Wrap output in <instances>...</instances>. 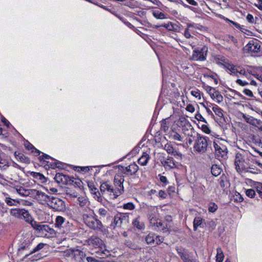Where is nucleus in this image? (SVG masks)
Instances as JSON below:
<instances>
[{
	"mask_svg": "<svg viewBox=\"0 0 262 262\" xmlns=\"http://www.w3.org/2000/svg\"><path fill=\"white\" fill-rule=\"evenodd\" d=\"M83 220L90 228L97 231H102L104 228L102 222L97 218L93 210L90 209L88 213L83 214Z\"/></svg>",
	"mask_w": 262,
	"mask_h": 262,
	"instance_id": "1",
	"label": "nucleus"
},
{
	"mask_svg": "<svg viewBox=\"0 0 262 262\" xmlns=\"http://www.w3.org/2000/svg\"><path fill=\"white\" fill-rule=\"evenodd\" d=\"M31 226L37 231L40 236L49 238L54 237L56 235V232L49 225L39 224L34 221L31 223Z\"/></svg>",
	"mask_w": 262,
	"mask_h": 262,
	"instance_id": "2",
	"label": "nucleus"
},
{
	"mask_svg": "<svg viewBox=\"0 0 262 262\" xmlns=\"http://www.w3.org/2000/svg\"><path fill=\"white\" fill-rule=\"evenodd\" d=\"M252 159V156L251 155H247L244 151L243 153H236L234 160V165L237 172L244 171L246 168L249 161Z\"/></svg>",
	"mask_w": 262,
	"mask_h": 262,
	"instance_id": "3",
	"label": "nucleus"
},
{
	"mask_svg": "<svg viewBox=\"0 0 262 262\" xmlns=\"http://www.w3.org/2000/svg\"><path fill=\"white\" fill-rule=\"evenodd\" d=\"M9 213L13 217L18 220H23L31 225V223L34 221L29 211L25 208H11L9 210Z\"/></svg>",
	"mask_w": 262,
	"mask_h": 262,
	"instance_id": "4",
	"label": "nucleus"
},
{
	"mask_svg": "<svg viewBox=\"0 0 262 262\" xmlns=\"http://www.w3.org/2000/svg\"><path fill=\"white\" fill-rule=\"evenodd\" d=\"M208 141L209 138L208 137L197 134L196 138L193 145L194 151L200 154L205 153L208 149Z\"/></svg>",
	"mask_w": 262,
	"mask_h": 262,
	"instance_id": "5",
	"label": "nucleus"
},
{
	"mask_svg": "<svg viewBox=\"0 0 262 262\" xmlns=\"http://www.w3.org/2000/svg\"><path fill=\"white\" fill-rule=\"evenodd\" d=\"M129 180L130 178H126L124 173L120 172L119 170L115 174L113 181L114 186L120 195L124 191L123 183L125 182L129 184Z\"/></svg>",
	"mask_w": 262,
	"mask_h": 262,
	"instance_id": "6",
	"label": "nucleus"
},
{
	"mask_svg": "<svg viewBox=\"0 0 262 262\" xmlns=\"http://www.w3.org/2000/svg\"><path fill=\"white\" fill-rule=\"evenodd\" d=\"M54 179L58 183H62L67 185H74L78 187H80L81 183V181L79 179H76L74 177L60 173H57Z\"/></svg>",
	"mask_w": 262,
	"mask_h": 262,
	"instance_id": "7",
	"label": "nucleus"
},
{
	"mask_svg": "<svg viewBox=\"0 0 262 262\" xmlns=\"http://www.w3.org/2000/svg\"><path fill=\"white\" fill-rule=\"evenodd\" d=\"M129 223V214L128 213H118L115 215L114 221L111 224L113 229L116 227H122Z\"/></svg>",
	"mask_w": 262,
	"mask_h": 262,
	"instance_id": "8",
	"label": "nucleus"
},
{
	"mask_svg": "<svg viewBox=\"0 0 262 262\" xmlns=\"http://www.w3.org/2000/svg\"><path fill=\"white\" fill-rule=\"evenodd\" d=\"M100 189L102 193H107L112 199H116L120 196L114 186H113L109 181H105L102 183L100 187Z\"/></svg>",
	"mask_w": 262,
	"mask_h": 262,
	"instance_id": "9",
	"label": "nucleus"
},
{
	"mask_svg": "<svg viewBox=\"0 0 262 262\" xmlns=\"http://www.w3.org/2000/svg\"><path fill=\"white\" fill-rule=\"evenodd\" d=\"M55 211L63 212L66 210L65 202L60 198L53 196L48 206Z\"/></svg>",
	"mask_w": 262,
	"mask_h": 262,
	"instance_id": "10",
	"label": "nucleus"
},
{
	"mask_svg": "<svg viewBox=\"0 0 262 262\" xmlns=\"http://www.w3.org/2000/svg\"><path fill=\"white\" fill-rule=\"evenodd\" d=\"M208 51V48L204 46L195 49L192 53L191 59L194 61H204Z\"/></svg>",
	"mask_w": 262,
	"mask_h": 262,
	"instance_id": "11",
	"label": "nucleus"
},
{
	"mask_svg": "<svg viewBox=\"0 0 262 262\" xmlns=\"http://www.w3.org/2000/svg\"><path fill=\"white\" fill-rule=\"evenodd\" d=\"M33 197H34L39 204L48 206L53 195H48L45 192L35 189Z\"/></svg>",
	"mask_w": 262,
	"mask_h": 262,
	"instance_id": "12",
	"label": "nucleus"
},
{
	"mask_svg": "<svg viewBox=\"0 0 262 262\" xmlns=\"http://www.w3.org/2000/svg\"><path fill=\"white\" fill-rule=\"evenodd\" d=\"M121 167L122 169H119V171L124 173L126 178H129V176L135 174L139 170V166L135 163H131L126 167L121 166Z\"/></svg>",
	"mask_w": 262,
	"mask_h": 262,
	"instance_id": "13",
	"label": "nucleus"
},
{
	"mask_svg": "<svg viewBox=\"0 0 262 262\" xmlns=\"http://www.w3.org/2000/svg\"><path fill=\"white\" fill-rule=\"evenodd\" d=\"M147 217L150 225L157 224L158 209L155 206H148L147 207Z\"/></svg>",
	"mask_w": 262,
	"mask_h": 262,
	"instance_id": "14",
	"label": "nucleus"
},
{
	"mask_svg": "<svg viewBox=\"0 0 262 262\" xmlns=\"http://www.w3.org/2000/svg\"><path fill=\"white\" fill-rule=\"evenodd\" d=\"M213 147L215 149V155L218 158H223L227 154L226 147L220 143L213 142Z\"/></svg>",
	"mask_w": 262,
	"mask_h": 262,
	"instance_id": "15",
	"label": "nucleus"
},
{
	"mask_svg": "<svg viewBox=\"0 0 262 262\" xmlns=\"http://www.w3.org/2000/svg\"><path fill=\"white\" fill-rule=\"evenodd\" d=\"M244 50L249 53H257L260 51V45L256 40H251L244 47Z\"/></svg>",
	"mask_w": 262,
	"mask_h": 262,
	"instance_id": "16",
	"label": "nucleus"
},
{
	"mask_svg": "<svg viewBox=\"0 0 262 262\" xmlns=\"http://www.w3.org/2000/svg\"><path fill=\"white\" fill-rule=\"evenodd\" d=\"M17 192L21 196H31L33 197L34 192L35 189H26L21 186H17L16 187Z\"/></svg>",
	"mask_w": 262,
	"mask_h": 262,
	"instance_id": "17",
	"label": "nucleus"
},
{
	"mask_svg": "<svg viewBox=\"0 0 262 262\" xmlns=\"http://www.w3.org/2000/svg\"><path fill=\"white\" fill-rule=\"evenodd\" d=\"M89 187L95 200L99 202H102L103 199L98 189L93 184H89Z\"/></svg>",
	"mask_w": 262,
	"mask_h": 262,
	"instance_id": "18",
	"label": "nucleus"
},
{
	"mask_svg": "<svg viewBox=\"0 0 262 262\" xmlns=\"http://www.w3.org/2000/svg\"><path fill=\"white\" fill-rule=\"evenodd\" d=\"M176 250L184 262H193L192 260L190 258L188 253L184 249L177 247Z\"/></svg>",
	"mask_w": 262,
	"mask_h": 262,
	"instance_id": "19",
	"label": "nucleus"
},
{
	"mask_svg": "<svg viewBox=\"0 0 262 262\" xmlns=\"http://www.w3.org/2000/svg\"><path fill=\"white\" fill-rule=\"evenodd\" d=\"M162 163L164 168L167 170H170L176 167V165L173 158L168 157Z\"/></svg>",
	"mask_w": 262,
	"mask_h": 262,
	"instance_id": "20",
	"label": "nucleus"
},
{
	"mask_svg": "<svg viewBox=\"0 0 262 262\" xmlns=\"http://www.w3.org/2000/svg\"><path fill=\"white\" fill-rule=\"evenodd\" d=\"M244 171L250 172L253 174L260 173V170L258 169L256 165L254 162L249 161L248 165L246 166V168L244 169Z\"/></svg>",
	"mask_w": 262,
	"mask_h": 262,
	"instance_id": "21",
	"label": "nucleus"
},
{
	"mask_svg": "<svg viewBox=\"0 0 262 262\" xmlns=\"http://www.w3.org/2000/svg\"><path fill=\"white\" fill-rule=\"evenodd\" d=\"M69 223V222L64 217L61 216H57L55 219V227L61 229Z\"/></svg>",
	"mask_w": 262,
	"mask_h": 262,
	"instance_id": "22",
	"label": "nucleus"
},
{
	"mask_svg": "<svg viewBox=\"0 0 262 262\" xmlns=\"http://www.w3.org/2000/svg\"><path fill=\"white\" fill-rule=\"evenodd\" d=\"M149 159V155L146 152H143L141 157L138 159V163L142 166H145L147 165Z\"/></svg>",
	"mask_w": 262,
	"mask_h": 262,
	"instance_id": "23",
	"label": "nucleus"
},
{
	"mask_svg": "<svg viewBox=\"0 0 262 262\" xmlns=\"http://www.w3.org/2000/svg\"><path fill=\"white\" fill-rule=\"evenodd\" d=\"M211 98L217 103H220L223 101V97L217 91H214L212 94H211Z\"/></svg>",
	"mask_w": 262,
	"mask_h": 262,
	"instance_id": "24",
	"label": "nucleus"
},
{
	"mask_svg": "<svg viewBox=\"0 0 262 262\" xmlns=\"http://www.w3.org/2000/svg\"><path fill=\"white\" fill-rule=\"evenodd\" d=\"M133 225L134 226V227H136L137 229L139 230L144 229L145 228L144 223L140 221L139 216H138L137 218L133 220Z\"/></svg>",
	"mask_w": 262,
	"mask_h": 262,
	"instance_id": "25",
	"label": "nucleus"
},
{
	"mask_svg": "<svg viewBox=\"0 0 262 262\" xmlns=\"http://www.w3.org/2000/svg\"><path fill=\"white\" fill-rule=\"evenodd\" d=\"M78 204L82 208H84L88 206L89 204V202L87 198L84 196H79L77 199Z\"/></svg>",
	"mask_w": 262,
	"mask_h": 262,
	"instance_id": "26",
	"label": "nucleus"
},
{
	"mask_svg": "<svg viewBox=\"0 0 262 262\" xmlns=\"http://www.w3.org/2000/svg\"><path fill=\"white\" fill-rule=\"evenodd\" d=\"M15 156L16 157V159L19 161L20 162L25 163H30V160L29 159L26 157L24 154L21 153H18V154H16V152H15Z\"/></svg>",
	"mask_w": 262,
	"mask_h": 262,
	"instance_id": "27",
	"label": "nucleus"
},
{
	"mask_svg": "<svg viewBox=\"0 0 262 262\" xmlns=\"http://www.w3.org/2000/svg\"><path fill=\"white\" fill-rule=\"evenodd\" d=\"M152 15L158 19H164L167 18L166 15L159 10H153L152 12Z\"/></svg>",
	"mask_w": 262,
	"mask_h": 262,
	"instance_id": "28",
	"label": "nucleus"
},
{
	"mask_svg": "<svg viewBox=\"0 0 262 262\" xmlns=\"http://www.w3.org/2000/svg\"><path fill=\"white\" fill-rule=\"evenodd\" d=\"M47 163H49V165H50L52 168H62V164L61 162L54 159L53 162L47 161Z\"/></svg>",
	"mask_w": 262,
	"mask_h": 262,
	"instance_id": "29",
	"label": "nucleus"
},
{
	"mask_svg": "<svg viewBox=\"0 0 262 262\" xmlns=\"http://www.w3.org/2000/svg\"><path fill=\"white\" fill-rule=\"evenodd\" d=\"M217 254L216 255V262H223L224 255L222 249L220 247H219L216 249Z\"/></svg>",
	"mask_w": 262,
	"mask_h": 262,
	"instance_id": "30",
	"label": "nucleus"
},
{
	"mask_svg": "<svg viewBox=\"0 0 262 262\" xmlns=\"http://www.w3.org/2000/svg\"><path fill=\"white\" fill-rule=\"evenodd\" d=\"M211 171L214 176L217 177L221 174L222 169L217 165H213L212 166Z\"/></svg>",
	"mask_w": 262,
	"mask_h": 262,
	"instance_id": "31",
	"label": "nucleus"
},
{
	"mask_svg": "<svg viewBox=\"0 0 262 262\" xmlns=\"http://www.w3.org/2000/svg\"><path fill=\"white\" fill-rule=\"evenodd\" d=\"M170 138L172 140L182 142L183 138L178 133L172 131L170 134Z\"/></svg>",
	"mask_w": 262,
	"mask_h": 262,
	"instance_id": "32",
	"label": "nucleus"
},
{
	"mask_svg": "<svg viewBox=\"0 0 262 262\" xmlns=\"http://www.w3.org/2000/svg\"><path fill=\"white\" fill-rule=\"evenodd\" d=\"M155 238V234L154 233H149L145 237V241L147 244H154V239Z\"/></svg>",
	"mask_w": 262,
	"mask_h": 262,
	"instance_id": "33",
	"label": "nucleus"
},
{
	"mask_svg": "<svg viewBox=\"0 0 262 262\" xmlns=\"http://www.w3.org/2000/svg\"><path fill=\"white\" fill-rule=\"evenodd\" d=\"M212 110L214 112V113L216 115H217V116H219V117H221V118L223 117V116H224V114L223 113V111L221 108L219 107L216 105H214V106H213L212 107Z\"/></svg>",
	"mask_w": 262,
	"mask_h": 262,
	"instance_id": "34",
	"label": "nucleus"
},
{
	"mask_svg": "<svg viewBox=\"0 0 262 262\" xmlns=\"http://www.w3.org/2000/svg\"><path fill=\"white\" fill-rule=\"evenodd\" d=\"M45 246V244L43 243H39L37 245V246H36L32 250L30 251V252L29 254H27L25 255V257H28L30 255L35 253L36 252L40 250V249H42Z\"/></svg>",
	"mask_w": 262,
	"mask_h": 262,
	"instance_id": "35",
	"label": "nucleus"
},
{
	"mask_svg": "<svg viewBox=\"0 0 262 262\" xmlns=\"http://www.w3.org/2000/svg\"><path fill=\"white\" fill-rule=\"evenodd\" d=\"M202 223V219L200 217H196L193 221L194 230H196L198 227L201 226Z\"/></svg>",
	"mask_w": 262,
	"mask_h": 262,
	"instance_id": "36",
	"label": "nucleus"
},
{
	"mask_svg": "<svg viewBox=\"0 0 262 262\" xmlns=\"http://www.w3.org/2000/svg\"><path fill=\"white\" fill-rule=\"evenodd\" d=\"M25 146L27 149L28 150H31L32 152H37L38 155L40 154V151L37 149L35 147H34L29 142H27L25 143Z\"/></svg>",
	"mask_w": 262,
	"mask_h": 262,
	"instance_id": "37",
	"label": "nucleus"
},
{
	"mask_svg": "<svg viewBox=\"0 0 262 262\" xmlns=\"http://www.w3.org/2000/svg\"><path fill=\"white\" fill-rule=\"evenodd\" d=\"M156 221H157V224L150 225L155 228H157L159 230H164L165 228V226H164V223L161 220L158 219Z\"/></svg>",
	"mask_w": 262,
	"mask_h": 262,
	"instance_id": "38",
	"label": "nucleus"
},
{
	"mask_svg": "<svg viewBox=\"0 0 262 262\" xmlns=\"http://www.w3.org/2000/svg\"><path fill=\"white\" fill-rule=\"evenodd\" d=\"M243 118L248 123L253 124L254 123L255 119L253 117L247 115L246 114H243Z\"/></svg>",
	"mask_w": 262,
	"mask_h": 262,
	"instance_id": "39",
	"label": "nucleus"
},
{
	"mask_svg": "<svg viewBox=\"0 0 262 262\" xmlns=\"http://www.w3.org/2000/svg\"><path fill=\"white\" fill-rule=\"evenodd\" d=\"M98 213L101 216L100 217V219H101V217H105L108 215V210L104 208H99L98 210Z\"/></svg>",
	"mask_w": 262,
	"mask_h": 262,
	"instance_id": "40",
	"label": "nucleus"
},
{
	"mask_svg": "<svg viewBox=\"0 0 262 262\" xmlns=\"http://www.w3.org/2000/svg\"><path fill=\"white\" fill-rule=\"evenodd\" d=\"M122 208L124 209L133 210L135 209V206L133 203L129 202L127 203H124L122 206Z\"/></svg>",
	"mask_w": 262,
	"mask_h": 262,
	"instance_id": "41",
	"label": "nucleus"
},
{
	"mask_svg": "<svg viewBox=\"0 0 262 262\" xmlns=\"http://www.w3.org/2000/svg\"><path fill=\"white\" fill-rule=\"evenodd\" d=\"M217 208V205L213 202H210L208 205V211L210 212H215Z\"/></svg>",
	"mask_w": 262,
	"mask_h": 262,
	"instance_id": "42",
	"label": "nucleus"
},
{
	"mask_svg": "<svg viewBox=\"0 0 262 262\" xmlns=\"http://www.w3.org/2000/svg\"><path fill=\"white\" fill-rule=\"evenodd\" d=\"M5 202L8 206H14L15 204L14 203L18 202L16 200L12 199L9 197H6L5 200Z\"/></svg>",
	"mask_w": 262,
	"mask_h": 262,
	"instance_id": "43",
	"label": "nucleus"
},
{
	"mask_svg": "<svg viewBox=\"0 0 262 262\" xmlns=\"http://www.w3.org/2000/svg\"><path fill=\"white\" fill-rule=\"evenodd\" d=\"M125 245L128 248L134 250H136L138 248L137 246L130 241L126 240L125 242Z\"/></svg>",
	"mask_w": 262,
	"mask_h": 262,
	"instance_id": "44",
	"label": "nucleus"
},
{
	"mask_svg": "<svg viewBox=\"0 0 262 262\" xmlns=\"http://www.w3.org/2000/svg\"><path fill=\"white\" fill-rule=\"evenodd\" d=\"M164 149L169 154H172L173 152L174 148L173 146L169 143H167L164 146Z\"/></svg>",
	"mask_w": 262,
	"mask_h": 262,
	"instance_id": "45",
	"label": "nucleus"
},
{
	"mask_svg": "<svg viewBox=\"0 0 262 262\" xmlns=\"http://www.w3.org/2000/svg\"><path fill=\"white\" fill-rule=\"evenodd\" d=\"M8 166V162L7 160L0 157V168H5Z\"/></svg>",
	"mask_w": 262,
	"mask_h": 262,
	"instance_id": "46",
	"label": "nucleus"
},
{
	"mask_svg": "<svg viewBox=\"0 0 262 262\" xmlns=\"http://www.w3.org/2000/svg\"><path fill=\"white\" fill-rule=\"evenodd\" d=\"M234 199L235 202H242L243 201L244 199L242 195L237 192H235V194L234 195Z\"/></svg>",
	"mask_w": 262,
	"mask_h": 262,
	"instance_id": "47",
	"label": "nucleus"
},
{
	"mask_svg": "<svg viewBox=\"0 0 262 262\" xmlns=\"http://www.w3.org/2000/svg\"><path fill=\"white\" fill-rule=\"evenodd\" d=\"M164 241V237L162 236L156 235L155 234V238L154 239V244L159 245L163 243Z\"/></svg>",
	"mask_w": 262,
	"mask_h": 262,
	"instance_id": "48",
	"label": "nucleus"
},
{
	"mask_svg": "<svg viewBox=\"0 0 262 262\" xmlns=\"http://www.w3.org/2000/svg\"><path fill=\"white\" fill-rule=\"evenodd\" d=\"M255 188L257 192L258 193L259 196L262 199V183H258L256 184Z\"/></svg>",
	"mask_w": 262,
	"mask_h": 262,
	"instance_id": "49",
	"label": "nucleus"
},
{
	"mask_svg": "<svg viewBox=\"0 0 262 262\" xmlns=\"http://www.w3.org/2000/svg\"><path fill=\"white\" fill-rule=\"evenodd\" d=\"M246 194L249 198H252L255 195V191L253 189H247L245 191Z\"/></svg>",
	"mask_w": 262,
	"mask_h": 262,
	"instance_id": "50",
	"label": "nucleus"
},
{
	"mask_svg": "<svg viewBox=\"0 0 262 262\" xmlns=\"http://www.w3.org/2000/svg\"><path fill=\"white\" fill-rule=\"evenodd\" d=\"M161 129L164 132H166L168 130L169 126L167 123V122L165 120H163L161 122Z\"/></svg>",
	"mask_w": 262,
	"mask_h": 262,
	"instance_id": "51",
	"label": "nucleus"
},
{
	"mask_svg": "<svg viewBox=\"0 0 262 262\" xmlns=\"http://www.w3.org/2000/svg\"><path fill=\"white\" fill-rule=\"evenodd\" d=\"M238 74L239 75V77L241 76H243V77H245L248 78H249V77L250 76V73L247 72H246L244 69L241 70L239 71V73H238Z\"/></svg>",
	"mask_w": 262,
	"mask_h": 262,
	"instance_id": "52",
	"label": "nucleus"
},
{
	"mask_svg": "<svg viewBox=\"0 0 262 262\" xmlns=\"http://www.w3.org/2000/svg\"><path fill=\"white\" fill-rule=\"evenodd\" d=\"M191 94L199 99H201V98L200 92L198 90L191 91Z\"/></svg>",
	"mask_w": 262,
	"mask_h": 262,
	"instance_id": "53",
	"label": "nucleus"
},
{
	"mask_svg": "<svg viewBox=\"0 0 262 262\" xmlns=\"http://www.w3.org/2000/svg\"><path fill=\"white\" fill-rule=\"evenodd\" d=\"M33 176L34 178L41 181H43L45 179L44 176L38 172H34Z\"/></svg>",
	"mask_w": 262,
	"mask_h": 262,
	"instance_id": "54",
	"label": "nucleus"
},
{
	"mask_svg": "<svg viewBox=\"0 0 262 262\" xmlns=\"http://www.w3.org/2000/svg\"><path fill=\"white\" fill-rule=\"evenodd\" d=\"M30 249V244L27 243L25 245H22L18 249V251L20 253L24 250H29Z\"/></svg>",
	"mask_w": 262,
	"mask_h": 262,
	"instance_id": "55",
	"label": "nucleus"
},
{
	"mask_svg": "<svg viewBox=\"0 0 262 262\" xmlns=\"http://www.w3.org/2000/svg\"><path fill=\"white\" fill-rule=\"evenodd\" d=\"M251 162H254V163H255V164L256 165L257 167H258V169H259V170H260V173L262 172V163L256 161L253 158L252 159H251Z\"/></svg>",
	"mask_w": 262,
	"mask_h": 262,
	"instance_id": "56",
	"label": "nucleus"
},
{
	"mask_svg": "<svg viewBox=\"0 0 262 262\" xmlns=\"http://www.w3.org/2000/svg\"><path fill=\"white\" fill-rule=\"evenodd\" d=\"M195 118L198 121L206 122L205 119L200 113H197L195 115Z\"/></svg>",
	"mask_w": 262,
	"mask_h": 262,
	"instance_id": "57",
	"label": "nucleus"
},
{
	"mask_svg": "<svg viewBox=\"0 0 262 262\" xmlns=\"http://www.w3.org/2000/svg\"><path fill=\"white\" fill-rule=\"evenodd\" d=\"M236 82L241 86H245L248 85L249 83L248 82L241 79H237Z\"/></svg>",
	"mask_w": 262,
	"mask_h": 262,
	"instance_id": "58",
	"label": "nucleus"
},
{
	"mask_svg": "<svg viewBox=\"0 0 262 262\" xmlns=\"http://www.w3.org/2000/svg\"><path fill=\"white\" fill-rule=\"evenodd\" d=\"M247 20L250 23H254L255 21L253 16L251 14H248L246 17Z\"/></svg>",
	"mask_w": 262,
	"mask_h": 262,
	"instance_id": "59",
	"label": "nucleus"
},
{
	"mask_svg": "<svg viewBox=\"0 0 262 262\" xmlns=\"http://www.w3.org/2000/svg\"><path fill=\"white\" fill-rule=\"evenodd\" d=\"M164 27L169 31H172L174 29V26L171 23H168L165 24Z\"/></svg>",
	"mask_w": 262,
	"mask_h": 262,
	"instance_id": "60",
	"label": "nucleus"
},
{
	"mask_svg": "<svg viewBox=\"0 0 262 262\" xmlns=\"http://www.w3.org/2000/svg\"><path fill=\"white\" fill-rule=\"evenodd\" d=\"M159 177L160 178V181L162 183H164L165 185L168 183L167 179L166 177L162 176L161 174H159Z\"/></svg>",
	"mask_w": 262,
	"mask_h": 262,
	"instance_id": "61",
	"label": "nucleus"
},
{
	"mask_svg": "<svg viewBox=\"0 0 262 262\" xmlns=\"http://www.w3.org/2000/svg\"><path fill=\"white\" fill-rule=\"evenodd\" d=\"M40 158L41 160H44V159H46V160L50 159L52 161L51 162H53L54 159L51 158L50 156H49L47 154H43V155H42L41 157H40Z\"/></svg>",
	"mask_w": 262,
	"mask_h": 262,
	"instance_id": "62",
	"label": "nucleus"
},
{
	"mask_svg": "<svg viewBox=\"0 0 262 262\" xmlns=\"http://www.w3.org/2000/svg\"><path fill=\"white\" fill-rule=\"evenodd\" d=\"M158 195L160 198L162 199H165L167 196V193L165 191L160 190L159 191Z\"/></svg>",
	"mask_w": 262,
	"mask_h": 262,
	"instance_id": "63",
	"label": "nucleus"
},
{
	"mask_svg": "<svg viewBox=\"0 0 262 262\" xmlns=\"http://www.w3.org/2000/svg\"><path fill=\"white\" fill-rule=\"evenodd\" d=\"M257 3L255 4L254 6L258 9L262 11V0H257Z\"/></svg>",
	"mask_w": 262,
	"mask_h": 262,
	"instance_id": "64",
	"label": "nucleus"
}]
</instances>
